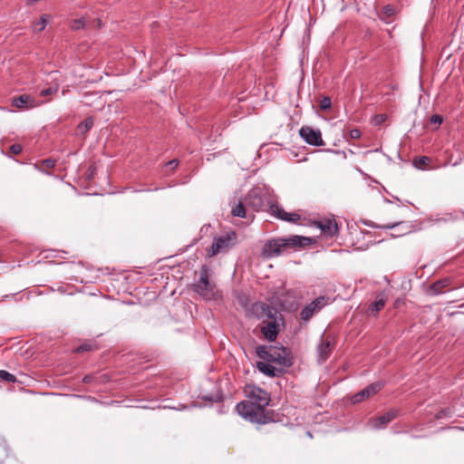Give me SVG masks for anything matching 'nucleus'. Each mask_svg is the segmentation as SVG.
<instances>
[{"mask_svg":"<svg viewBox=\"0 0 464 464\" xmlns=\"http://www.w3.org/2000/svg\"><path fill=\"white\" fill-rule=\"evenodd\" d=\"M246 393L249 401L237 403V412L251 422L266 423L268 418L265 412V408L270 401L269 394L256 386L248 387Z\"/></svg>","mask_w":464,"mask_h":464,"instance_id":"obj_1","label":"nucleus"},{"mask_svg":"<svg viewBox=\"0 0 464 464\" xmlns=\"http://www.w3.org/2000/svg\"><path fill=\"white\" fill-rule=\"evenodd\" d=\"M311 238L300 236H292L288 238H276L266 242L262 249V255L266 257L280 256L286 248L306 246Z\"/></svg>","mask_w":464,"mask_h":464,"instance_id":"obj_2","label":"nucleus"},{"mask_svg":"<svg viewBox=\"0 0 464 464\" xmlns=\"http://www.w3.org/2000/svg\"><path fill=\"white\" fill-rule=\"evenodd\" d=\"M256 352L259 358L279 365L280 369L288 368L293 364L291 353L285 347L257 346Z\"/></svg>","mask_w":464,"mask_h":464,"instance_id":"obj_3","label":"nucleus"},{"mask_svg":"<svg viewBox=\"0 0 464 464\" xmlns=\"http://www.w3.org/2000/svg\"><path fill=\"white\" fill-rule=\"evenodd\" d=\"M255 308L256 312H261L259 316H266L267 319H269V321L261 327V332L265 338L270 342L276 340L278 334V325L275 318V315L277 314L276 309L263 303H256Z\"/></svg>","mask_w":464,"mask_h":464,"instance_id":"obj_4","label":"nucleus"},{"mask_svg":"<svg viewBox=\"0 0 464 464\" xmlns=\"http://www.w3.org/2000/svg\"><path fill=\"white\" fill-rule=\"evenodd\" d=\"M194 290L205 299H215L218 295L216 285L209 282L208 267L202 266L200 268V278L194 285Z\"/></svg>","mask_w":464,"mask_h":464,"instance_id":"obj_5","label":"nucleus"},{"mask_svg":"<svg viewBox=\"0 0 464 464\" xmlns=\"http://www.w3.org/2000/svg\"><path fill=\"white\" fill-rule=\"evenodd\" d=\"M237 235L235 232H230L226 236L216 238L208 251V256H213L221 252L227 251L233 245H235Z\"/></svg>","mask_w":464,"mask_h":464,"instance_id":"obj_6","label":"nucleus"},{"mask_svg":"<svg viewBox=\"0 0 464 464\" xmlns=\"http://www.w3.org/2000/svg\"><path fill=\"white\" fill-rule=\"evenodd\" d=\"M267 211L276 218L290 223H297L301 218V216L297 213L286 212L277 202H271Z\"/></svg>","mask_w":464,"mask_h":464,"instance_id":"obj_7","label":"nucleus"},{"mask_svg":"<svg viewBox=\"0 0 464 464\" xmlns=\"http://www.w3.org/2000/svg\"><path fill=\"white\" fill-rule=\"evenodd\" d=\"M299 134L310 145L323 146L324 144L319 130H314L309 126H303L299 130Z\"/></svg>","mask_w":464,"mask_h":464,"instance_id":"obj_8","label":"nucleus"},{"mask_svg":"<svg viewBox=\"0 0 464 464\" xmlns=\"http://www.w3.org/2000/svg\"><path fill=\"white\" fill-rule=\"evenodd\" d=\"M326 304V300L324 296H320L314 300L312 303L303 308L300 313V318L303 321L310 320L313 315L321 310Z\"/></svg>","mask_w":464,"mask_h":464,"instance_id":"obj_9","label":"nucleus"},{"mask_svg":"<svg viewBox=\"0 0 464 464\" xmlns=\"http://www.w3.org/2000/svg\"><path fill=\"white\" fill-rule=\"evenodd\" d=\"M399 415V411L396 409H391L386 413L373 419L372 420V427L375 429H382L389 422L394 420Z\"/></svg>","mask_w":464,"mask_h":464,"instance_id":"obj_10","label":"nucleus"},{"mask_svg":"<svg viewBox=\"0 0 464 464\" xmlns=\"http://www.w3.org/2000/svg\"><path fill=\"white\" fill-rule=\"evenodd\" d=\"M12 105L17 109L23 110L34 108L37 104L32 96L22 94L13 99Z\"/></svg>","mask_w":464,"mask_h":464,"instance_id":"obj_11","label":"nucleus"},{"mask_svg":"<svg viewBox=\"0 0 464 464\" xmlns=\"http://www.w3.org/2000/svg\"><path fill=\"white\" fill-rule=\"evenodd\" d=\"M334 348V341L330 336H326L322 339L321 343L318 346L319 358L322 362H324L330 356Z\"/></svg>","mask_w":464,"mask_h":464,"instance_id":"obj_12","label":"nucleus"},{"mask_svg":"<svg viewBox=\"0 0 464 464\" xmlns=\"http://www.w3.org/2000/svg\"><path fill=\"white\" fill-rule=\"evenodd\" d=\"M322 232L328 236H334L338 232V227L334 219L325 218L317 223Z\"/></svg>","mask_w":464,"mask_h":464,"instance_id":"obj_13","label":"nucleus"},{"mask_svg":"<svg viewBox=\"0 0 464 464\" xmlns=\"http://www.w3.org/2000/svg\"><path fill=\"white\" fill-rule=\"evenodd\" d=\"M271 362H258L256 364L257 369L269 377L278 376L283 372V369L276 368L273 366Z\"/></svg>","mask_w":464,"mask_h":464,"instance_id":"obj_14","label":"nucleus"},{"mask_svg":"<svg viewBox=\"0 0 464 464\" xmlns=\"http://www.w3.org/2000/svg\"><path fill=\"white\" fill-rule=\"evenodd\" d=\"M246 204L258 211L263 206V200L256 190H251L246 198Z\"/></svg>","mask_w":464,"mask_h":464,"instance_id":"obj_15","label":"nucleus"},{"mask_svg":"<svg viewBox=\"0 0 464 464\" xmlns=\"http://www.w3.org/2000/svg\"><path fill=\"white\" fill-rule=\"evenodd\" d=\"M387 297L384 295H379L377 299L369 307V313L372 315H376L385 305Z\"/></svg>","mask_w":464,"mask_h":464,"instance_id":"obj_16","label":"nucleus"},{"mask_svg":"<svg viewBox=\"0 0 464 464\" xmlns=\"http://www.w3.org/2000/svg\"><path fill=\"white\" fill-rule=\"evenodd\" d=\"M395 14V10L392 5H385L379 14V18L385 23H390L391 18Z\"/></svg>","mask_w":464,"mask_h":464,"instance_id":"obj_17","label":"nucleus"},{"mask_svg":"<svg viewBox=\"0 0 464 464\" xmlns=\"http://www.w3.org/2000/svg\"><path fill=\"white\" fill-rule=\"evenodd\" d=\"M34 166L40 171L47 173L49 169H53L55 166V160L51 159L44 160L35 163Z\"/></svg>","mask_w":464,"mask_h":464,"instance_id":"obj_18","label":"nucleus"},{"mask_svg":"<svg viewBox=\"0 0 464 464\" xmlns=\"http://www.w3.org/2000/svg\"><path fill=\"white\" fill-rule=\"evenodd\" d=\"M93 123L94 121L92 117L85 119L77 126L78 132L82 135H85L92 128Z\"/></svg>","mask_w":464,"mask_h":464,"instance_id":"obj_19","label":"nucleus"},{"mask_svg":"<svg viewBox=\"0 0 464 464\" xmlns=\"http://www.w3.org/2000/svg\"><path fill=\"white\" fill-rule=\"evenodd\" d=\"M48 21H49V15L43 14L37 22L34 23L33 30L34 32H42L45 28Z\"/></svg>","mask_w":464,"mask_h":464,"instance_id":"obj_20","label":"nucleus"},{"mask_svg":"<svg viewBox=\"0 0 464 464\" xmlns=\"http://www.w3.org/2000/svg\"><path fill=\"white\" fill-rule=\"evenodd\" d=\"M231 214L234 217L246 218V207L242 202H239L231 209Z\"/></svg>","mask_w":464,"mask_h":464,"instance_id":"obj_21","label":"nucleus"},{"mask_svg":"<svg viewBox=\"0 0 464 464\" xmlns=\"http://www.w3.org/2000/svg\"><path fill=\"white\" fill-rule=\"evenodd\" d=\"M53 86H50V87L44 89L40 92L41 96L44 97V96L51 95V94L57 92V91L59 89V82L55 77L53 78Z\"/></svg>","mask_w":464,"mask_h":464,"instance_id":"obj_22","label":"nucleus"},{"mask_svg":"<svg viewBox=\"0 0 464 464\" xmlns=\"http://www.w3.org/2000/svg\"><path fill=\"white\" fill-rule=\"evenodd\" d=\"M382 387H383L382 382H377L372 383L365 388L366 393H368L369 396L371 397V396L376 394L379 391H381Z\"/></svg>","mask_w":464,"mask_h":464,"instance_id":"obj_23","label":"nucleus"},{"mask_svg":"<svg viewBox=\"0 0 464 464\" xmlns=\"http://www.w3.org/2000/svg\"><path fill=\"white\" fill-rule=\"evenodd\" d=\"M84 25H85L84 18L72 19L70 22V27L72 30H74V31L82 29L84 27Z\"/></svg>","mask_w":464,"mask_h":464,"instance_id":"obj_24","label":"nucleus"},{"mask_svg":"<svg viewBox=\"0 0 464 464\" xmlns=\"http://www.w3.org/2000/svg\"><path fill=\"white\" fill-rule=\"evenodd\" d=\"M430 162V159L426 156L419 157L414 160V164L419 169H425L429 163Z\"/></svg>","mask_w":464,"mask_h":464,"instance_id":"obj_25","label":"nucleus"},{"mask_svg":"<svg viewBox=\"0 0 464 464\" xmlns=\"http://www.w3.org/2000/svg\"><path fill=\"white\" fill-rule=\"evenodd\" d=\"M448 285H449V279H444V280H440V281H438V282L434 283L431 285V289L435 293H440V292H441L442 288H444V287H446Z\"/></svg>","mask_w":464,"mask_h":464,"instance_id":"obj_26","label":"nucleus"},{"mask_svg":"<svg viewBox=\"0 0 464 464\" xmlns=\"http://www.w3.org/2000/svg\"><path fill=\"white\" fill-rule=\"evenodd\" d=\"M0 379L8 382H14L16 381V378L14 374L5 370L0 371Z\"/></svg>","mask_w":464,"mask_h":464,"instance_id":"obj_27","label":"nucleus"},{"mask_svg":"<svg viewBox=\"0 0 464 464\" xmlns=\"http://www.w3.org/2000/svg\"><path fill=\"white\" fill-rule=\"evenodd\" d=\"M332 102L328 96H324L320 100L319 106L323 111L328 110L331 108Z\"/></svg>","mask_w":464,"mask_h":464,"instance_id":"obj_28","label":"nucleus"},{"mask_svg":"<svg viewBox=\"0 0 464 464\" xmlns=\"http://www.w3.org/2000/svg\"><path fill=\"white\" fill-rule=\"evenodd\" d=\"M386 120H387L386 114H376L373 116L372 122L374 126H379V125L382 124L383 122H385Z\"/></svg>","mask_w":464,"mask_h":464,"instance_id":"obj_29","label":"nucleus"},{"mask_svg":"<svg viewBox=\"0 0 464 464\" xmlns=\"http://www.w3.org/2000/svg\"><path fill=\"white\" fill-rule=\"evenodd\" d=\"M22 150H23L22 146L20 144H18V143H15V144H13V145H11L9 147V150H8L7 154L9 156H11V155H18V154H20L22 152Z\"/></svg>","mask_w":464,"mask_h":464,"instance_id":"obj_30","label":"nucleus"},{"mask_svg":"<svg viewBox=\"0 0 464 464\" xmlns=\"http://www.w3.org/2000/svg\"><path fill=\"white\" fill-rule=\"evenodd\" d=\"M91 349H92V345L91 344L84 343V344L80 345L76 349V352L77 353H82V352H85V351H90Z\"/></svg>","mask_w":464,"mask_h":464,"instance_id":"obj_31","label":"nucleus"},{"mask_svg":"<svg viewBox=\"0 0 464 464\" xmlns=\"http://www.w3.org/2000/svg\"><path fill=\"white\" fill-rule=\"evenodd\" d=\"M361 136V131L359 130H352L350 131V137L351 139H353V140H356V139H359Z\"/></svg>","mask_w":464,"mask_h":464,"instance_id":"obj_32","label":"nucleus"},{"mask_svg":"<svg viewBox=\"0 0 464 464\" xmlns=\"http://www.w3.org/2000/svg\"><path fill=\"white\" fill-rule=\"evenodd\" d=\"M362 401H364V398H362V396H360V392L356 393L352 398V401L353 403H359V402H362Z\"/></svg>","mask_w":464,"mask_h":464,"instance_id":"obj_33","label":"nucleus"},{"mask_svg":"<svg viewBox=\"0 0 464 464\" xmlns=\"http://www.w3.org/2000/svg\"><path fill=\"white\" fill-rule=\"evenodd\" d=\"M430 121L434 124H440L442 122V118L440 115H433Z\"/></svg>","mask_w":464,"mask_h":464,"instance_id":"obj_34","label":"nucleus"},{"mask_svg":"<svg viewBox=\"0 0 464 464\" xmlns=\"http://www.w3.org/2000/svg\"><path fill=\"white\" fill-rule=\"evenodd\" d=\"M179 165V161L177 160H169L166 166L167 167H169L171 169H174L178 167Z\"/></svg>","mask_w":464,"mask_h":464,"instance_id":"obj_35","label":"nucleus"},{"mask_svg":"<svg viewBox=\"0 0 464 464\" xmlns=\"http://www.w3.org/2000/svg\"><path fill=\"white\" fill-rule=\"evenodd\" d=\"M360 396H362V398H364V400L370 397L369 394L366 393V390L365 389H363V390H362L360 392Z\"/></svg>","mask_w":464,"mask_h":464,"instance_id":"obj_36","label":"nucleus"},{"mask_svg":"<svg viewBox=\"0 0 464 464\" xmlns=\"http://www.w3.org/2000/svg\"><path fill=\"white\" fill-rule=\"evenodd\" d=\"M400 223H401V222H399V221H398V222H394V223H392V224H391V225H387V226H385V227H387V228H392V227H395V226L399 225Z\"/></svg>","mask_w":464,"mask_h":464,"instance_id":"obj_37","label":"nucleus"},{"mask_svg":"<svg viewBox=\"0 0 464 464\" xmlns=\"http://www.w3.org/2000/svg\"><path fill=\"white\" fill-rule=\"evenodd\" d=\"M82 381L84 382H88L90 381V377L89 376H85Z\"/></svg>","mask_w":464,"mask_h":464,"instance_id":"obj_38","label":"nucleus"},{"mask_svg":"<svg viewBox=\"0 0 464 464\" xmlns=\"http://www.w3.org/2000/svg\"><path fill=\"white\" fill-rule=\"evenodd\" d=\"M443 413H444L443 411H440V412H439V413L436 415V417H437L438 419H439V418H441V417H442V415H443Z\"/></svg>","mask_w":464,"mask_h":464,"instance_id":"obj_39","label":"nucleus"},{"mask_svg":"<svg viewBox=\"0 0 464 464\" xmlns=\"http://www.w3.org/2000/svg\"><path fill=\"white\" fill-rule=\"evenodd\" d=\"M97 25L101 26V20L100 19L97 20Z\"/></svg>","mask_w":464,"mask_h":464,"instance_id":"obj_40","label":"nucleus"},{"mask_svg":"<svg viewBox=\"0 0 464 464\" xmlns=\"http://www.w3.org/2000/svg\"><path fill=\"white\" fill-rule=\"evenodd\" d=\"M398 304H400V301L397 300L396 303H395V305L397 306Z\"/></svg>","mask_w":464,"mask_h":464,"instance_id":"obj_41","label":"nucleus"}]
</instances>
